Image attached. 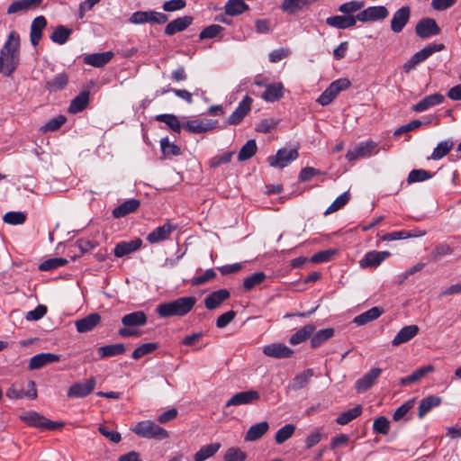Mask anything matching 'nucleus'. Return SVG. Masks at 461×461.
I'll return each instance as SVG.
<instances>
[{"mask_svg":"<svg viewBox=\"0 0 461 461\" xmlns=\"http://www.w3.org/2000/svg\"><path fill=\"white\" fill-rule=\"evenodd\" d=\"M315 330V326L308 324L298 330L289 339L290 344L297 345L306 340Z\"/></svg>","mask_w":461,"mask_h":461,"instance_id":"nucleus-43","label":"nucleus"},{"mask_svg":"<svg viewBox=\"0 0 461 461\" xmlns=\"http://www.w3.org/2000/svg\"><path fill=\"white\" fill-rule=\"evenodd\" d=\"M357 19L356 15H334L326 19V23L333 28L345 30L354 27L357 24Z\"/></svg>","mask_w":461,"mask_h":461,"instance_id":"nucleus-23","label":"nucleus"},{"mask_svg":"<svg viewBox=\"0 0 461 461\" xmlns=\"http://www.w3.org/2000/svg\"><path fill=\"white\" fill-rule=\"evenodd\" d=\"M441 403V398L436 395H429L423 398L419 405L418 417L422 419L432 408Z\"/></svg>","mask_w":461,"mask_h":461,"instance_id":"nucleus-37","label":"nucleus"},{"mask_svg":"<svg viewBox=\"0 0 461 461\" xmlns=\"http://www.w3.org/2000/svg\"><path fill=\"white\" fill-rule=\"evenodd\" d=\"M125 346L122 343L100 347L98 354L101 358L122 355L125 352Z\"/></svg>","mask_w":461,"mask_h":461,"instance_id":"nucleus-44","label":"nucleus"},{"mask_svg":"<svg viewBox=\"0 0 461 461\" xmlns=\"http://www.w3.org/2000/svg\"><path fill=\"white\" fill-rule=\"evenodd\" d=\"M390 256L391 253L389 251H368L360 259L359 266L362 268L377 267L383 261H384Z\"/></svg>","mask_w":461,"mask_h":461,"instance_id":"nucleus-14","label":"nucleus"},{"mask_svg":"<svg viewBox=\"0 0 461 461\" xmlns=\"http://www.w3.org/2000/svg\"><path fill=\"white\" fill-rule=\"evenodd\" d=\"M43 0H17L14 1L7 8V14H14L37 9Z\"/></svg>","mask_w":461,"mask_h":461,"instance_id":"nucleus-20","label":"nucleus"},{"mask_svg":"<svg viewBox=\"0 0 461 461\" xmlns=\"http://www.w3.org/2000/svg\"><path fill=\"white\" fill-rule=\"evenodd\" d=\"M230 294L226 289H220L210 294L204 299V306L208 310L219 307L225 300L229 299Z\"/></svg>","mask_w":461,"mask_h":461,"instance_id":"nucleus-28","label":"nucleus"},{"mask_svg":"<svg viewBox=\"0 0 461 461\" xmlns=\"http://www.w3.org/2000/svg\"><path fill=\"white\" fill-rule=\"evenodd\" d=\"M350 199V194L348 192H345L339 196H338L335 201L327 208L324 214L328 215L332 212L339 211L344 205H346Z\"/></svg>","mask_w":461,"mask_h":461,"instance_id":"nucleus-54","label":"nucleus"},{"mask_svg":"<svg viewBox=\"0 0 461 461\" xmlns=\"http://www.w3.org/2000/svg\"><path fill=\"white\" fill-rule=\"evenodd\" d=\"M453 142L450 140L441 141L438 144V146L434 149L431 158L438 160L445 157L452 149Z\"/></svg>","mask_w":461,"mask_h":461,"instance_id":"nucleus-56","label":"nucleus"},{"mask_svg":"<svg viewBox=\"0 0 461 461\" xmlns=\"http://www.w3.org/2000/svg\"><path fill=\"white\" fill-rule=\"evenodd\" d=\"M453 253L452 248L447 244L442 243L438 246L431 251L430 258L432 260L436 261L444 256H447Z\"/></svg>","mask_w":461,"mask_h":461,"instance_id":"nucleus-63","label":"nucleus"},{"mask_svg":"<svg viewBox=\"0 0 461 461\" xmlns=\"http://www.w3.org/2000/svg\"><path fill=\"white\" fill-rule=\"evenodd\" d=\"M46 26L47 20L42 15L37 16L32 20L30 30V41L33 47H36L39 44L42 37V31Z\"/></svg>","mask_w":461,"mask_h":461,"instance_id":"nucleus-22","label":"nucleus"},{"mask_svg":"<svg viewBox=\"0 0 461 461\" xmlns=\"http://www.w3.org/2000/svg\"><path fill=\"white\" fill-rule=\"evenodd\" d=\"M160 147L165 156H178L181 154L180 148L170 143L167 138L161 139Z\"/></svg>","mask_w":461,"mask_h":461,"instance_id":"nucleus-60","label":"nucleus"},{"mask_svg":"<svg viewBox=\"0 0 461 461\" xmlns=\"http://www.w3.org/2000/svg\"><path fill=\"white\" fill-rule=\"evenodd\" d=\"M71 33L72 30L64 25H59L55 28L50 38L53 42L63 45L68 41Z\"/></svg>","mask_w":461,"mask_h":461,"instance_id":"nucleus-48","label":"nucleus"},{"mask_svg":"<svg viewBox=\"0 0 461 461\" xmlns=\"http://www.w3.org/2000/svg\"><path fill=\"white\" fill-rule=\"evenodd\" d=\"M298 151L295 149H281L276 156L267 158L271 167L283 168L298 158Z\"/></svg>","mask_w":461,"mask_h":461,"instance_id":"nucleus-9","label":"nucleus"},{"mask_svg":"<svg viewBox=\"0 0 461 461\" xmlns=\"http://www.w3.org/2000/svg\"><path fill=\"white\" fill-rule=\"evenodd\" d=\"M350 86V81L348 78H339L333 81L324 92L318 97L317 102L326 106L330 104L336 96L341 92Z\"/></svg>","mask_w":461,"mask_h":461,"instance_id":"nucleus-5","label":"nucleus"},{"mask_svg":"<svg viewBox=\"0 0 461 461\" xmlns=\"http://www.w3.org/2000/svg\"><path fill=\"white\" fill-rule=\"evenodd\" d=\"M122 322L126 327L142 326L147 322V316L144 312L137 311L124 315Z\"/></svg>","mask_w":461,"mask_h":461,"instance_id":"nucleus-40","label":"nucleus"},{"mask_svg":"<svg viewBox=\"0 0 461 461\" xmlns=\"http://www.w3.org/2000/svg\"><path fill=\"white\" fill-rule=\"evenodd\" d=\"M251 104L252 98L246 95L239 104L235 111L230 115L227 120V123L230 125H238L250 111Z\"/></svg>","mask_w":461,"mask_h":461,"instance_id":"nucleus-16","label":"nucleus"},{"mask_svg":"<svg viewBox=\"0 0 461 461\" xmlns=\"http://www.w3.org/2000/svg\"><path fill=\"white\" fill-rule=\"evenodd\" d=\"M389 14L384 5L369 6L356 14L357 21L362 23L376 22L385 19Z\"/></svg>","mask_w":461,"mask_h":461,"instance_id":"nucleus-8","label":"nucleus"},{"mask_svg":"<svg viewBox=\"0 0 461 461\" xmlns=\"http://www.w3.org/2000/svg\"><path fill=\"white\" fill-rule=\"evenodd\" d=\"M269 425L267 421H261L252 425L246 433V441H256L259 439L267 430Z\"/></svg>","mask_w":461,"mask_h":461,"instance_id":"nucleus-39","label":"nucleus"},{"mask_svg":"<svg viewBox=\"0 0 461 461\" xmlns=\"http://www.w3.org/2000/svg\"><path fill=\"white\" fill-rule=\"evenodd\" d=\"M95 383L96 382L94 377H91L83 382L75 383L69 387L68 391V396L75 398L86 397L93 392L95 386Z\"/></svg>","mask_w":461,"mask_h":461,"instance_id":"nucleus-13","label":"nucleus"},{"mask_svg":"<svg viewBox=\"0 0 461 461\" xmlns=\"http://www.w3.org/2000/svg\"><path fill=\"white\" fill-rule=\"evenodd\" d=\"M114 56L113 51H105L101 53H93L84 58L86 64L95 68H102L106 65Z\"/></svg>","mask_w":461,"mask_h":461,"instance_id":"nucleus-31","label":"nucleus"},{"mask_svg":"<svg viewBox=\"0 0 461 461\" xmlns=\"http://www.w3.org/2000/svg\"><path fill=\"white\" fill-rule=\"evenodd\" d=\"M362 413V406L357 405L356 407L348 410L338 416L336 421L339 425H346L354 419L357 418Z\"/></svg>","mask_w":461,"mask_h":461,"instance_id":"nucleus-49","label":"nucleus"},{"mask_svg":"<svg viewBox=\"0 0 461 461\" xmlns=\"http://www.w3.org/2000/svg\"><path fill=\"white\" fill-rule=\"evenodd\" d=\"M310 5V0H284L281 8L284 12L293 14Z\"/></svg>","mask_w":461,"mask_h":461,"instance_id":"nucleus-45","label":"nucleus"},{"mask_svg":"<svg viewBox=\"0 0 461 461\" xmlns=\"http://www.w3.org/2000/svg\"><path fill=\"white\" fill-rule=\"evenodd\" d=\"M21 420L30 426L42 429H56L62 427V423L49 420L36 411H27L21 416Z\"/></svg>","mask_w":461,"mask_h":461,"instance_id":"nucleus-7","label":"nucleus"},{"mask_svg":"<svg viewBox=\"0 0 461 461\" xmlns=\"http://www.w3.org/2000/svg\"><path fill=\"white\" fill-rule=\"evenodd\" d=\"M285 87L281 82L268 84L261 97L270 103L278 101L284 96Z\"/></svg>","mask_w":461,"mask_h":461,"instance_id":"nucleus-30","label":"nucleus"},{"mask_svg":"<svg viewBox=\"0 0 461 461\" xmlns=\"http://www.w3.org/2000/svg\"><path fill=\"white\" fill-rule=\"evenodd\" d=\"M365 3L363 1H350L340 5L338 10L347 15H354L355 13L361 12Z\"/></svg>","mask_w":461,"mask_h":461,"instance_id":"nucleus-52","label":"nucleus"},{"mask_svg":"<svg viewBox=\"0 0 461 461\" xmlns=\"http://www.w3.org/2000/svg\"><path fill=\"white\" fill-rule=\"evenodd\" d=\"M249 9L243 0H228L224 5L225 14L230 16H237Z\"/></svg>","mask_w":461,"mask_h":461,"instance_id":"nucleus-38","label":"nucleus"},{"mask_svg":"<svg viewBox=\"0 0 461 461\" xmlns=\"http://www.w3.org/2000/svg\"><path fill=\"white\" fill-rule=\"evenodd\" d=\"M100 321L101 317L98 313H90L85 318L76 321L75 325L79 333H85L91 331L99 324Z\"/></svg>","mask_w":461,"mask_h":461,"instance_id":"nucleus-29","label":"nucleus"},{"mask_svg":"<svg viewBox=\"0 0 461 461\" xmlns=\"http://www.w3.org/2000/svg\"><path fill=\"white\" fill-rule=\"evenodd\" d=\"M382 373V369L378 367L372 368L365 375L359 378L356 384L355 388L358 393L367 391L376 381Z\"/></svg>","mask_w":461,"mask_h":461,"instance_id":"nucleus-19","label":"nucleus"},{"mask_svg":"<svg viewBox=\"0 0 461 461\" xmlns=\"http://www.w3.org/2000/svg\"><path fill=\"white\" fill-rule=\"evenodd\" d=\"M266 279L263 272H257L246 277L243 281V287L246 291H250L255 286L260 285Z\"/></svg>","mask_w":461,"mask_h":461,"instance_id":"nucleus-55","label":"nucleus"},{"mask_svg":"<svg viewBox=\"0 0 461 461\" xmlns=\"http://www.w3.org/2000/svg\"><path fill=\"white\" fill-rule=\"evenodd\" d=\"M373 429L375 433L387 435L390 430V421L384 416H380L374 420Z\"/></svg>","mask_w":461,"mask_h":461,"instance_id":"nucleus-59","label":"nucleus"},{"mask_svg":"<svg viewBox=\"0 0 461 461\" xmlns=\"http://www.w3.org/2000/svg\"><path fill=\"white\" fill-rule=\"evenodd\" d=\"M260 399V394L258 391L249 390L239 392L235 393L225 404V408L230 406H240L245 404H251Z\"/></svg>","mask_w":461,"mask_h":461,"instance_id":"nucleus-12","label":"nucleus"},{"mask_svg":"<svg viewBox=\"0 0 461 461\" xmlns=\"http://www.w3.org/2000/svg\"><path fill=\"white\" fill-rule=\"evenodd\" d=\"M60 360V356L53 354V353H40L33 356L29 362V369L30 370H37L48 364L59 362Z\"/></svg>","mask_w":461,"mask_h":461,"instance_id":"nucleus-21","label":"nucleus"},{"mask_svg":"<svg viewBox=\"0 0 461 461\" xmlns=\"http://www.w3.org/2000/svg\"><path fill=\"white\" fill-rule=\"evenodd\" d=\"M419 327L415 324L408 325L402 328L392 340V345L398 347L413 339L419 333Z\"/></svg>","mask_w":461,"mask_h":461,"instance_id":"nucleus-25","label":"nucleus"},{"mask_svg":"<svg viewBox=\"0 0 461 461\" xmlns=\"http://www.w3.org/2000/svg\"><path fill=\"white\" fill-rule=\"evenodd\" d=\"M383 313V310L380 307L375 306L368 311L356 316L353 322L358 326H363L372 321L376 320Z\"/></svg>","mask_w":461,"mask_h":461,"instance_id":"nucleus-36","label":"nucleus"},{"mask_svg":"<svg viewBox=\"0 0 461 461\" xmlns=\"http://www.w3.org/2000/svg\"><path fill=\"white\" fill-rule=\"evenodd\" d=\"M4 221L8 224H23L26 220V215L22 212H8L4 215Z\"/></svg>","mask_w":461,"mask_h":461,"instance_id":"nucleus-62","label":"nucleus"},{"mask_svg":"<svg viewBox=\"0 0 461 461\" xmlns=\"http://www.w3.org/2000/svg\"><path fill=\"white\" fill-rule=\"evenodd\" d=\"M257 144L255 140H248L240 149L238 154V159L244 161L252 158L257 152Z\"/></svg>","mask_w":461,"mask_h":461,"instance_id":"nucleus-50","label":"nucleus"},{"mask_svg":"<svg viewBox=\"0 0 461 461\" xmlns=\"http://www.w3.org/2000/svg\"><path fill=\"white\" fill-rule=\"evenodd\" d=\"M192 22L193 18L191 16L178 17L167 24L165 33L171 36L176 32H183Z\"/></svg>","mask_w":461,"mask_h":461,"instance_id":"nucleus-33","label":"nucleus"},{"mask_svg":"<svg viewBox=\"0 0 461 461\" xmlns=\"http://www.w3.org/2000/svg\"><path fill=\"white\" fill-rule=\"evenodd\" d=\"M246 458L245 453L236 447H230L226 451L224 456L225 461H244Z\"/></svg>","mask_w":461,"mask_h":461,"instance_id":"nucleus-64","label":"nucleus"},{"mask_svg":"<svg viewBox=\"0 0 461 461\" xmlns=\"http://www.w3.org/2000/svg\"><path fill=\"white\" fill-rule=\"evenodd\" d=\"M410 17L411 8L407 5L401 7L393 15L390 25L391 30L395 33L401 32L408 23Z\"/></svg>","mask_w":461,"mask_h":461,"instance_id":"nucleus-15","label":"nucleus"},{"mask_svg":"<svg viewBox=\"0 0 461 461\" xmlns=\"http://www.w3.org/2000/svg\"><path fill=\"white\" fill-rule=\"evenodd\" d=\"M2 67H5V75L10 77L17 68L20 62V36L12 31L0 52Z\"/></svg>","mask_w":461,"mask_h":461,"instance_id":"nucleus-1","label":"nucleus"},{"mask_svg":"<svg viewBox=\"0 0 461 461\" xmlns=\"http://www.w3.org/2000/svg\"><path fill=\"white\" fill-rule=\"evenodd\" d=\"M158 122L166 123L172 131L179 133L181 131V123L177 117L174 114H158L156 116Z\"/></svg>","mask_w":461,"mask_h":461,"instance_id":"nucleus-51","label":"nucleus"},{"mask_svg":"<svg viewBox=\"0 0 461 461\" xmlns=\"http://www.w3.org/2000/svg\"><path fill=\"white\" fill-rule=\"evenodd\" d=\"M264 355L274 358H288L294 354L293 349L282 343H272L262 349Z\"/></svg>","mask_w":461,"mask_h":461,"instance_id":"nucleus-17","label":"nucleus"},{"mask_svg":"<svg viewBox=\"0 0 461 461\" xmlns=\"http://www.w3.org/2000/svg\"><path fill=\"white\" fill-rule=\"evenodd\" d=\"M221 447L220 443L209 444L202 447L194 456V461H204L212 456Z\"/></svg>","mask_w":461,"mask_h":461,"instance_id":"nucleus-46","label":"nucleus"},{"mask_svg":"<svg viewBox=\"0 0 461 461\" xmlns=\"http://www.w3.org/2000/svg\"><path fill=\"white\" fill-rule=\"evenodd\" d=\"M131 430L137 436L149 439L162 440L169 437L165 429L149 420L138 422Z\"/></svg>","mask_w":461,"mask_h":461,"instance_id":"nucleus-3","label":"nucleus"},{"mask_svg":"<svg viewBox=\"0 0 461 461\" xmlns=\"http://www.w3.org/2000/svg\"><path fill=\"white\" fill-rule=\"evenodd\" d=\"M140 201L138 199H129L119 206L115 207L112 214L115 219L122 218L133 212H135L140 207Z\"/></svg>","mask_w":461,"mask_h":461,"instance_id":"nucleus-32","label":"nucleus"},{"mask_svg":"<svg viewBox=\"0 0 461 461\" xmlns=\"http://www.w3.org/2000/svg\"><path fill=\"white\" fill-rule=\"evenodd\" d=\"M434 371V366L431 365L421 366L416 369L411 375L402 377L400 379L401 385H409L411 384L416 383L423 378L427 374Z\"/></svg>","mask_w":461,"mask_h":461,"instance_id":"nucleus-35","label":"nucleus"},{"mask_svg":"<svg viewBox=\"0 0 461 461\" xmlns=\"http://www.w3.org/2000/svg\"><path fill=\"white\" fill-rule=\"evenodd\" d=\"M141 244L142 241L140 239H135L129 241H121L115 246L113 249L114 256L117 258H122L126 255L135 252L141 247Z\"/></svg>","mask_w":461,"mask_h":461,"instance_id":"nucleus-27","label":"nucleus"},{"mask_svg":"<svg viewBox=\"0 0 461 461\" xmlns=\"http://www.w3.org/2000/svg\"><path fill=\"white\" fill-rule=\"evenodd\" d=\"M89 103V93L86 91L81 92L70 103L68 112L70 113H77L82 112Z\"/></svg>","mask_w":461,"mask_h":461,"instance_id":"nucleus-41","label":"nucleus"},{"mask_svg":"<svg viewBox=\"0 0 461 461\" xmlns=\"http://www.w3.org/2000/svg\"><path fill=\"white\" fill-rule=\"evenodd\" d=\"M196 299L193 296L180 297L176 300L160 303L156 312L162 318L185 316L194 306Z\"/></svg>","mask_w":461,"mask_h":461,"instance_id":"nucleus-2","label":"nucleus"},{"mask_svg":"<svg viewBox=\"0 0 461 461\" xmlns=\"http://www.w3.org/2000/svg\"><path fill=\"white\" fill-rule=\"evenodd\" d=\"M176 227L170 223H165L162 226H159L153 230L147 236V240L151 243H158L163 240H166L169 238L170 234L173 230H175Z\"/></svg>","mask_w":461,"mask_h":461,"instance_id":"nucleus-26","label":"nucleus"},{"mask_svg":"<svg viewBox=\"0 0 461 461\" xmlns=\"http://www.w3.org/2000/svg\"><path fill=\"white\" fill-rule=\"evenodd\" d=\"M416 34L421 39H428L440 33V28L432 18H422L415 27Z\"/></svg>","mask_w":461,"mask_h":461,"instance_id":"nucleus-11","label":"nucleus"},{"mask_svg":"<svg viewBox=\"0 0 461 461\" xmlns=\"http://www.w3.org/2000/svg\"><path fill=\"white\" fill-rule=\"evenodd\" d=\"M295 431L294 424H286L277 430L275 436V440L277 444H283L289 439Z\"/></svg>","mask_w":461,"mask_h":461,"instance_id":"nucleus-53","label":"nucleus"},{"mask_svg":"<svg viewBox=\"0 0 461 461\" xmlns=\"http://www.w3.org/2000/svg\"><path fill=\"white\" fill-rule=\"evenodd\" d=\"M312 376L313 370L311 368L306 369L295 375V377L288 384L287 389L292 391H298L303 389L308 384Z\"/></svg>","mask_w":461,"mask_h":461,"instance_id":"nucleus-34","label":"nucleus"},{"mask_svg":"<svg viewBox=\"0 0 461 461\" xmlns=\"http://www.w3.org/2000/svg\"><path fill=\"white\" fill-rule=\"evenodd\" d=\"M445 49L444 44L442 43H430L425 46L422 50L413 54L404 64H403V71L405 73H410L420 63L426 60L429 57H430L435 52L441 51Z\"/></svg>","mask_w":461,"mask_h":461,"instance_id":"nucleus-4","label":"nucleus"},{"mask_svg":"<svg viewBox=\"0 0 461 461\" xmlns=\"http://www.w3.org/2000/svg\"><path fill=\"white\" fill-rule=\"evenodd\" d=\"M68 76L65 73H59L46 82L45 88L50 92H57L62 90L68 85Z\"/></svg>","mask_w":461,"mask_h":461,"instance_id":"nucleus-42","label":"nucleus"},{"mask_svg":"<svg viewBox=\"0 0 461 461\" xmlns=\"http://www.w3.org/2000/svg\"><path fill=\"white\" fill-rule=\"evenodd\" d=\"M158 345L153 342L142 344L134 349L131 357L134 359H140V357L152 353L154 350L158 348Z\"/></svg>","mask_w":461,"mask_h":461,"instance_id":"nucleus-57","label":"nucleus"},{"mask_svg":"<svg viewBox=\"0 0 461 461\" xmlns=\"http://www.w3.org/2000/svg\"><path fill=\"white\" fill-rule=\"evenodd\" d=\"M28 390L24 391L23 386L18 384H13L7 391L6 396L9 399H23L27 398L33 400L37 397V389L34 381H28Z\"/></svg>","mask_w":461,"mask_h":461,"instance_id":"nucleus-10","label":"nucleus"},{"mask_svg":"<svg viewBox=\"0 0 461 461\" xmlns=\"http://www.w3.org/2000/svg\"><path fill=\"white\" fill-rule=\"evenodd\" d=\"M68 263V260L62 258H53L42 262L39 268L41 271H50L59 268Z\"/></svg>","mask_w":461,"mask_h":461,"instance_id":"nucleus-58","label":"nucleus"},{"mask_svg":"<svg viewBox=\"0 0 461 461\" xmlns=\"http://www.w3.org/2000/svg\"><path fill=\"white\" fill-rule=\"evenodd\" d=\"M377 152V144L373 140H366L359 142L353 149H348L346 154V158L349 161H353L368 158Z\"/></svg>","mask_w":461,"mask_h":461,"instance_id":"nucleus-6","label":"nucleus"},{"mask_svg":"<svg viewBox=\"0 0 461 461\" xmlns=\"http://www.w3.org/2000/svg\"><path fill=\"white\" fill-rule=\"evenodd\" d=\"M445 100V96L439 93H435L423 97L416 104L412 106V110L417 113L424 112L431 107L442 104Z\"/></svg>","mask_w":461,"mask_h":461,"instance_id":"nucleus-24","label":"nucleus"},{"mask_svg":"<svg viewBox=\"0 0 461 461\" xmlns=\"http://www.w3.org/2000/svg\"><path fill=\"white\" fill-rule=\"evenodd\" d=\"M334 335V330L327 328L314 333L311 339V346L312 348L320 347L322 343L329 340Z\"/></svg>","mask_w":461,"mask_h":461,"instance_id":"nucleus-47","label":"nucleus"},{"mask_svg":"<svg viewBox=\"0 0 461 461\" xmlns=\"http://www.w3.org/2000/svg\"><path fill=\"white\" fill-rule=\"evenodd\" d=\"M432 175L424 169H413L410 172L407 181L409 184L425 181L429 179Z\"/></svg>","mask_w":461,"mask_h":461,"instance_id":"nucleus-61","label":"nucleus"},{"mask_svg":"<svg viewBox=\"0 0 461 461\" xmlns=\"http://www.w3.org/2000/svg\"><path fill=\"white\" fill-rule=\"evenodd\" d=\"M217 121L204 119V120H191L184 124V128L192 133H203L214 129L217 126Z\"/></svg>","mask_w":461,"mask_h":461,"instance_id":"nucleus-18","label":"nucleus"}]
</instances>
